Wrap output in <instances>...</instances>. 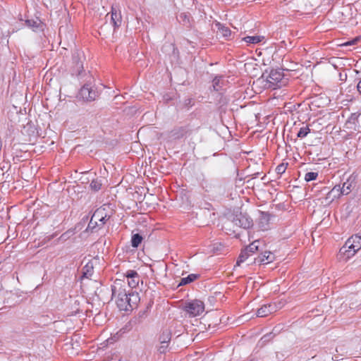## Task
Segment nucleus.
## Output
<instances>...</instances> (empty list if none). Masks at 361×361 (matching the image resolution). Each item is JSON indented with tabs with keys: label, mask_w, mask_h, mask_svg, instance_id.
<instances>
[{
	"label": "nucleus",
	"mask_w": 361,
	"mask_h": 361,
	"mask_svg": "<svg viewBox=\"0 0 361 361\" xmlns=\"http://www.w3.org/2000/svg\"><path fill=\"white\" fill-rule=\"evenodd\" d=\"M275 259L274 255L271 252H264L263 254L259 255L257 257L254 259L255 263L258 264H269L272 262Z\"/></svg>",
	"instance_id": "1a4fd4ad"
},
{
	"label": "nucleus",
	"mask_w": 361,
	"mask_h": 361,
	"mask_svg": "<svg viewBox=\"0 0 361 361\" xmlns=\"http://www.w3.org/2000/svg\"><path fill=\"white\" fill-rule=\"evenodd\" d=\"M168 345H169V343L161 344V345L159 348V351L161 353H164L166 352V350Z\"/></svg>",
	"instance_id": "cd10ccee"
},
{
	"label": "nucleus",
	"mask_w": 361,
	"mask_h": 361,
	"mask_svg": "<svg viewBox=\"0 0 361 361\" xmlns=\"http://www.w3.org/2000/svg\"><path fill=\"white\" fill-rule=\"evenodd\" d=\"M276 311L275 304L264 305L257 311L256 315L258 317H265Z\"/></svg>",
	"instance_id": "6e6552de"
},
{
	"label": "nucleus",
	"mask_w": 361,
	"mask_h": 361,
	"mask_svg": "<svg viewBox=\"0 0 361 361\" xmlns=\"http://www.w3.org/2000/svg\"><path fill=\"white\" fill-rule=\"evenodd\" d=\"M250 254H249L247 252V250H246L245 249L244 250H243L239 257H238V259L237 260V262H236V264L238 266H240L243 262H244L249 257H250Z\"/></svg>",
	"instance_id": "a211bd4d"
},
{
	"label": "nucleus",
	"mask_w": 361,
	"mask_h": 361,
	"mask_svg": "<svg viewBox=\"0 0 361 361\" xmlns=\"http://www.w3.org/2000/svg\"><path fill=\"white\" fill-rule=\"evenodd\" d=\"M310 132V128L307 126H306L302 127L299 130L297 135L300 138H303V137H306Z\"/></svg>",
	"instance_id": "4be33fe9"
},
{
	"label": "nucleus",
	"mask_w": 361,
	"mask_h": 361,
	"mask_svg": "<svg viewBox=\"0 0 361 361\" xmlns=\"http://www.w3.org/2000/svg\"><path fill=\"white\" fill-rule=\"evenodd\" d=\"M352 184H353V182H350V180H348L346 182H345L343 184V187H342V188H341L343 195V194L347 195L350 192L351 188H352Z\"/></svg>",
	"instance_id": "aec40b11"
},
{
	"label": "nucleus",
	"mask_w": 361,
	"mask_h": 361,
	"mask_svg": "<svg viewBox=\"0 0 361 361\" xmlns=\"http://www.w3.org/2000/svg\"><path fill=\"white\" fill-rule=\"evenodd\" d=\"M185 310L190 317H197L204 312V304L199 300H194L185 305Z\"/></svg>",
	"instance_id": "39448f33"
},
{
	"label": "nucleus",
	"mask_w": 361,
	"mask_h": 361,
	"mask_svg": "<svg viewBox=\"0 0 361 361\" xmlns=\"http://www.w3.org/2000/svg\"><path fill=\"white\" fill-rule=\"evenodd\" d=\"M216 27L217 28V34L224 37L226 39H229L231 37V30L221 24L220 23H217L216 24Z\"/></svg>",
	"instance_id": "ddd939ff"
},
{
	"label": "nucleus",
	"mask_w": 361,
	"mask_h": 361,
	"mask_svg": "<svg viewBox=\"0 0 361 361\" xmlns=\"http://www.w3.org/2000/svg\"><path fill=\"white\" fill-rule=\"evenodd\" d=\"M197 275L192 274L188 275L187 277L182 278L180 282L179 283V286H183L191 283L197 279Z\"/></svg>",
	"instance_id": "f3484780"
},
{
	"label": "nucleus",
	"mask_w": 361,
	"mask_h": 361,
	"mask_svg": "<svg viewBox=\"0 0 361 361\" xmlns=\"http://www.w3.org/2000/svg\"><path fill=\"white\" fill-rule=\"evenodd\" d=\"M286 170V165L284 164H279L277 166L276 171L278 173L282 174Z\"/></svg>",
	"instance_id": "a878e982"
},
{
	"label": "nucleus",
	"mask_w": 361,
	"mask_h": 361,
	"mask_svg": "<svg viewBox=\"0 0 361 361\" xmlns=\"http://www.w3.org/2000/svg\"><path fill=\"white\" fill-rule=\"evenodd\" d=\"M221 79L218 78H215L213 80V86L215 90L218 91L217 86H219Z\"/></svg>",
	"instance_id": "bb28decb"
},
{
	"label": "nucleus",
	"mask_w": 361,
	"mask_h": 361,
	"mask_svg": "<svg viewBox=\"0 0 361 361\" xmlns=\"http://www.w3.org/2000/svg\"><path fill=\"white\" fill-rule=\"evenodd\" d=\"M80 93L87 100H94L96 97L95 91L92 90L87 85H85L81 88Z\"/></svg>",
	"instance_id": "4468645a"
},
{
	"label": "nucleus",
	"mask_w": 361,
	"mask_h": 361,
	"mask_svg": "<svg viewBox=\"0 0 361 361\" xmlns=\"http://www.w3.org/2000/svg\"><path fill=\"white\" fill-rule=\"evenodd\" d=\"M90 187L93 190L97 191L101 189L102 183L100 180L94 179L91 182Z\"/></svg>",
	"instance_id": "b1692460"
},
{
	"label": "nucleus",
	"mask_w": 361,
	"mask_h": 361,
	"mask_svg": "<svg viewBox=\"0 0 361 361\" xmlns=\"http://www.w3.org/2000/svg\"><path fill=\"white\" fill-rule=\"evenodd\" d=\"M259 240H255L254 242L250 243L245 248V250H247V252L249 254H250V255L252 256V255H254L258 250V249H259Z\"/></svg>",
	"instance_id": "2eb2a0df"
},
{
	"label": "nucleus",
	"mask_w": 361,
	"mask_h": 361,
	"mask_svg": "<svg viewBox=\"0 0 361 361\" xmlns=\"http://www.w3.org/2000/svg\"><path fill=\"white\" fill-rule=\"evenodd\" d=\"M359 116L360 114L357 113L352 114L345 121L344 127L351 132L360 131L361 128L358 121Z\"/></svg>",
	"instance_id": "423d86ee"
},
{
	"label": "nucleus",
	"mask_w": 361,
	"mask_h": 361,
	"mask_svg": "<svg viewBox=\"0 0 361 361\" xmlns=\"http://www.w3.org/2000/svg\"><path fill=\"white\" fill-rule=\"evenodd\" d=\"M110 13L111 23L114 29L119 27L122 23V16L120 9L117 6H112Z\"/></svg>",
	"instance_id": "0eeeda50"
},
{
	"label": "nucleus",
	"mask_w": 361,
	"mask_h": 361,
	"mask_svg": "<svg viewBox=\"0 0 361 361\" xmlns=\"http://www.w3.org/2000/svg\"><path fill=\"white\" fill-rule=\"evenodd\" d=\"M361 40V36H357L353 39L352 40H348L347 42H345L342 44H341V46L343 47H348V46H353L357 44Z\"/></svg>",
	"instance_id": "412c9836"
},
{
	"label": "nucleus",
	"mask_w": 361,
	"mask_h": 361,
	"mask_svg": "<svg viewBox=\"0 0 361 361\" xmlns=\"http://www.w3.org/2000/svg\"><path fill=\"white\" fill-rule=\"evenodd\" d=\"M318 176V173L316 172H307L305 176V180L306 181H311L316 180Z\"/></svg>",
	"instance_id": "393cba45"
},
{
	"label": "nucleus",
	"mask_w": 361,
	"mask_h": 361,
	"mask_svg": "<svg viewBox=\"0 0 361 361\" xmlns=\"http://www.w3.org/2000/svg\"><path fill=\"white\" fill-rule=\"evenodd\" d=\"M171 341V334L169 332H164L159 337L161 344L169 343Z\"/></svg>",
	"instance_id": "5701e85b"
},
{
	"label": "nucleus",
	"mask_w": 361,
	"mask_h": 361,
	"mask_svg": "<svg viewBox=\"0 0 361 361\" xmlns=\"http://www.w3.org/2000/svg\"><path fill=\"white\" fill-rule=\"evenodd\" d=\"M236 221L238 224L244 228H249L252 226V220L245 214H240Z\"/></svg>",
	"instance_id": "f8f14e48"
},
{
	"label": "nucleus",
	"mask_w": 361,
	"mask_h": 361,
	"mask_svg": "<svg viewBox=\"0 0 361 361\" xmlns=\"http://www.w3.org/2000/svg\"><path fill=\"white\" fill-rule=\"evenodd\" d=\"M142 240H143V238L140 234L135 233V234L133 235L132 238H131L132 246L133 247H137L142 243Z\"/></svg>",
	"instance_id": "dca6fc26"
},
{
	"label": "nucleus",
	"mask_w": 361,
	"mask_h": 361,
	"mask_svg": "<svg viewBox=\"0 0 361 361\" xmlns=\"http://www.w3.org/2000/svg\"><path fill=\"white\" fill-rule=\"evenodd\" d=\"M243 40L249 44H257L262 41V37L259 36H247L244 37Z\"/></svg>",
	"instance_id": "6ab92c4d"
},
{
	"label": "nucleus",
	"mask_w": 361,
	"mask_h": 361,
	"mask_svg": "<svg viewBox=\"0 0 361 361\" xmlns=\"http://www.w3.org/2000/svg\"><path fill=\"white\" fill-rule=\"evenodd\" d=\"M357 90L361 93V80L357 84Z\"/></svg>",
	"instance_id": "c85d7f7f"
},
{
	"label": "nucleus",
	"mask_w": 361,
	"mask_h": 361,
	"mask_svg": "<svg viewBox=\"0 0 361 361\" xmlns=\"http://www.w3.org/2000/svg\"><path fill=\"white\" fill-rule=\"evenodd\" d=\"M135 296L134 294H127L126 290L123 288L121 281H116L112 286V298L120 310L128 311L133 308L130 304V297Z\"/></svg>",
	"instance_id": "f257e3e1"
},
{
	"label": "nucleus",
	"mask_w": 361,
	"mask_h": 361,
	"mask_svg": "<svg viewBox=\"0 0 361 361\" xmlns=\"http://www.w3.org/2000/svg\"><path fill=\"white\" fill-rule=\"evenodd\" d=\"M361 249V236L353 235L349 238L340 249L338 258L340 261L347 262Z\"/></svg>",
	"instance_id": "f03ea898"
},
{
	"label": "nucleus",
	"mask_w": 361,
	"mask_h": 361,
	"mask_svg": "<svg viewBox=\"0 0 361 361\" xmlns=\"http://www.w3.org/2000/svg\"><path fill=\"white\" fill-rule=\"evenodd\" d=\"M343 195L339 185L334 187L326 195V204L331 203L334 200Z\"/></svg>",
	"instance_id": "9d476101"
},
{
	"label": "nucleus",
	"mask_w": 361,
	"mask_h": 361,
	"mask_svg": "<svg viewBox=\"0 0 361 361\" xmlns=\"http://www.w3.org/2000/svg\"><path fill=\"white\" fill-rule=\"evenodd\" d=\"M286 79L281 71L272 70L267 76L262 75L257 80L256 83L262 85L268 89H276L285 85Z\"/></svg>",
	"instance_id": "7ed1b4c3"
},
{
	"label": "nucleus",
	"mask_w": 361,
	"mask_h": 361,
	"mask_svg": "<svg viewBox=\"0 0 361 361\" xmlns=\"http://www.w3.org/2000/svg\"><path fill=\"white\" fill-rule=\"evenodd\" d=\"M109 209V205L104 204L96 209L91 217L88 228H94L96 226H101L104 225L106 221L110 218Z\"/></svg>",
	"instance_id": "20e7f679"
},
{
	"label": "nucleus",
	"mask_w": 361,
	"mask_h": 361,
	"mask_svg": "<svg viewBox=\"0 0 361 361\" xmlns=\"http://www.w3.org/2000/svg\"><path fill=\"white\" fill-rule=\"evenodd\" d=\"M126 276L128 279V283L131 288H135L138 285L139 276L136 271L129 270L126 272Z\"/></svg>",
	"instance_id": "9b49d317"
}]
</instances>
